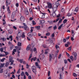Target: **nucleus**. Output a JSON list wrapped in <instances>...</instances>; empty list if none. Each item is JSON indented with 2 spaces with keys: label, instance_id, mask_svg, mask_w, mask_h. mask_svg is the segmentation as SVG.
Listing matches in <instances>:
<instances>
[{
  "label": "nucleus",
  "instance_id": "nucleus-2",
  "mask_svg": "<svg viewBox=\"0 0 79 79\" xmlns=\"http://www.w3.org/2000/svg\"><path fill=\"white\" fill-rule=\"evenodd\" d=\"M23 26H22L21 27H22L23 29H24L25 31H27L29 29V27L27 26L26 24L23 23Z\"/></svg>",
  "mask_w": 79,
  "mask_h": 79
},
{
  "label": "nucleus",
  "instance_id": "nucleus-14",
  "mask_svg": "<svg viewBox=\"0 0 79 79\" xmlns=\"http://www.w3.org/2000/svg\"><path fill=\"white\" fill-rule=\"evenodd\" d=\"M9 62H10L11 63L10 64V65H12V64H13L14 63V60H10L9 61Z\"/></svg>",
  "mask_w": 79,
  "mask_h": 79
},
{
  "label": "nucleus",
  "instance_id": "nucleus-23",
  "mask_svg": "<svg viewBox=\"0 0 79 79\" xmlns=\"http://www.w3.org/2000/svg\"><path fill=\"white\" fill-rule=\"evenodd\" d=\"M13 57L12 56H9V61H11V60H13Z\"/></svg>",
  "mask_w": 79,
  "mask_h": 79
},
{
  "label": "nucleus",
  "instance_id": "nucleus-60",
  "mask_svg": "<svg viewBox=\"0 0 79 79\" xmlns=\"http://www.w3.org/2000/svg\"><path fill=\"white\" fill-rule=\"evenodd\" d=\"M64 11V8H63L61 10V11H62V12H63Z\"/></svg>",
  "mask_w": 79,
  "mask_h": 79
},
{
  "label": "nucleus",
  "instance_id": "nucleus-11",
  "mask_svg": "<svg viewBox=\"0 0 79 79\" xmlns=\"http://www.w3.org/2000/svg\"><path fill=\"white\" fill-rule=\"evenodd\" d=\"M20 20L22 21H24V17L23 16H22L20 17Z\"/></svg>",
  "mask_w": 79,
  "mask_h": 79
},
{
  "label": "nucleus",
  "instance_id": "nucleus-21",
  "mask_svg": "<svg viewBox=\"0 0 79 79\" xmlns=\"http://www.w3.org/2000/svg\"><path fill=\"white\" fill-rule=\"evenodd\" d=\"M16 47L17 48L18 50H21V46H18V47H17V46H15V48H16Z\"/></svg>",
  "mask_w": 79,
  "mask_h": 79
},
{
  "label": "nucleus",
  "instance_id": "nucleus-41",
  "mask_svg": "<svg viewBox=\"0 0 79 79\" xmlns=\"http://www.w3.org/2000/svg\"><path fill=\"white\" fill-rule=\"evenodd\" d=\"M24 75V72H22V73L21 74V75L22 76H23Z\"/></svg>",
  "mask_w": 79,
  "mask_h": 79
},
{
  "label": "nucleus",
  "instance_id": "nucleus-24",
  "mask_svg": "<svg viewBox=\"0 0 79 79\" xmlns=\"http://www.w3.org/2000/svg\"><path fill=\"white\" fill-rule=\"evenodd\" d=\"M43 47H44V48H48V47H47V46L45 44H43Z\"/></svg>",
  "mask_w": 79,
  "mask_h": 79
},
{
  "label": "nucleus",
  "instance_id": "nucleus-59",
  "mask_svg": "<svg viewBox=\"0 0 79 79\" xmlns=\"http://www.w3.org/2000/svg\"><path fill=\"white\" fill-rule=\"evenodd\" d=\"M17 51L16 49H14L13 50V52H16Z\"/></svg>",
  "mask_w": 79,
  "mask_h": 79
},
{
  "label": "nucleus",
  "instance_id": "nucleus-33",
  "mask_svg": "<svg viewBox=\"0 0 79 79\" xmlns=\"http://www.w3.org/2000/svg\"><path fill=\"white\" fill-rule=\"evenodd\" d=\"M73 76H74V77H77V75L76 74V73H73Z\"/></svg>",
  "mask_w": 79,
  "mask_h": 79
},
{
  "label": "nucleus",
  "instance_id": "nucleus-42",
  "mask_svg": "<svg viewBox=\"0 0 79 79\" xmlns=\"http://www.w3.org/2000/svg\"><path fill=\"white\" fill-rule=\"evenodd\" d=\"M1 40H2L3 41H5V40H6V39H5L4 38H1Z\"/></svg>",
  "mask_w": 79,
  "mask_h": 79
},
{
  "label": "nucleus",
  "instance_id": "nucleus-52",
  "mask_svg": "<svg viewBox=\"0 0 79 79\" xmlns=\"http://www.w3.org/2000/svg\"><path fill=\"white\" fill-rule=\"evenodd\" d=\"M66 54L67 56H68V57H69L70 56L69 55V53H68L67 52H66Z\"/></svg>",
  "mask_w": 79,
  "mask_h": 79
},
{
  "label": "nucleus",
  "instance_id": "nucleus-4",
  "mask_svg": "<svg viewBox=\"0 0 79 79\" xmlns=\"http://www.w3.org/2000/svg\"><path fill=\"white\" fill-rule=\"evenodd\" d=\"M47 4H48V8L49 9H51L52 8V5L51 3H49L48 2H47Z\"/></svg>",
  "mask_w": 79,
  "mask_h": 79
},
{
  "label": "nucleus",
  "instance_id": "nucleus-35",
  "mask_svg": "<svg viewBox=\"0 0 79 79\" xmlns=\"http://www.w3.org/2000/svg\"><path fill=\"white\" fill-rule=\"evenodd\" d=\"M6 6H8V0H7L6 1Z\"/></svg>",
  "mask_w": 79,
  "mask_h": 79
},
{
  "label": "nucleus",
  "instance_id": "nucleus-51",
  "mask_svg": "<svg viewBox=\"0 0 79 79\" xmlns=\"http://www.w3.org/2000/svg\"><path fill=\"white\" fill-rule=\"evenodd\" d=\"M35 64L36 66H38L39 65V63H38V62H36L35 63Z\"/></svg>",
  "mask_w": 79,
  "mask_h": 79
},
{
  "label": "nucleus",
  "instance_id": "nucleus-47",
  "mask_svg": "<svg viewBox=\"0 0 79 79\" xmlns=\"http://www.w3.org/2000/svg\"><path fill=\"white\" fill-rule=\"evenodd\" d=\"M32 35H34V36H35V35H37V34H36V33H32Z\"/></svg>",
  "mask_w": 79,
  "mask_h": 79
},
{
  "label": "nucleus",
  "instance_id": "nucleus-64",
  "mask_svg": "<svg viewBox=\"0 0 79 79\" xmlns=\"http://www.w3.org/2000/svg\"><path fill=\"white\" fill-rule=\"evenodd\" d=\"M37 61L38 63H40V60H39V59H37Z\"/></svg>",
  "mask_w": 79,
  "mask_h": 79
},
{
  "label": "nucleus",
  "instance_id": "nucleus-63",
  "mask_svg": "<svg viewBox=\"0 0 79 79\" xmlns=\"http://www.w3.org/2000/svg\"><path fill=\"white\" fill-rule=\"evenodd\" d=\"M28 79H32V78H31V76H29L28 77Z\"/></svg>",
  "mask_w": 79,
  "mask_h": 79
},
{
  "label": "nucleus",
  "instance_id": "nucleus-32",
  "mask_svg": "<svg viewBox=\"0 0 79 79\" xmlns=\"http://www.w3.org/2000/svg\"><path fill=\"white\" fill-rule=\"evenodd\" d=\"M72 15V12H70L68 14V16L69 17Z\"/></svg>",
  "mask_w": 79,
  "mask_h": 79
},
{
  "label": "nucleus",
  "instance_id": "nucleus-61",
  "mask_svg": "<svg viewBox=\"0 0 79 79\" xmlns=\"http://www.w3.org/2000/svg\"><path fill=\"white\" fill-rule=\"evenodd\" d=\"M71 31H72V34H73V35H74V31L73 30H72Z\"/></svg>",
  "mask_w": 79,
  "mask_h": 79
},
{
  "label": "nucleus",
  "instance_id": "nucleus-29",
  "mask_svg": "<svg viewBox=\"0 0 79 79\" xmlns=\"http://www.w3.org/2000/svg\"><path fill=\"white\" fill-rule=\"evenodd\" d=\"M70 59L72 61H73L74 60V58H73V56H71L70 57Z\"/></svg>",
  "mask_w": 79,
  "mask_h": 79
},
{
  "label": "nucleus",
  "instance_id": "nucleus-48",
  "mask_svg": "<svg viewBox=\"0 0 79 79\" xmlns=\"http://www.w3.org/2000/svg\"><path fill=\"white\" fill-rule=\"evenodd\" d=\"M4 64H2L1 65V66H0V68H3V67H4Z\"/></svg>",
  "mask_w": 79,
  "mask_h": 79
},
{
  "label": "nucleus",
  "instance_id": "nucleus-15",
  "mask_svg": "<svg viewBox=\"0 0 79 79\" xmlns=\"http://www.w3.org/2000/svg\"><path fill=\"white\" fill-rule=\"evenodd\" d=\"M64 25V24L63 23H62L60 25V26H59V27L58 28V29H59V30L61 29V27L63 26V25Z\"/></svg>",
  "mask_w": 79,
  "mask_h": 79
},
{
  "label": "nucleus",
  "instance_id": "nucleus-10",
  "mask_svg": "<svg viewBox=\"0 0 79 79\" xmlns=\"http://www.w3.org/2000/svg\"><path fill=\"white\" fill-rule=\"evenodd\" d=\"M48 41L49 42L50 44H52V43H53V40H52V39L49 38L48 40Z\"/></svg>",
  "mask_w": 79,
  "mask_h": 79
},
{
  "label": "nucleus",
  "instance_id": "nucleus-9",
  "mask_svg": "<svg viewBox=\"0 0 79 79\" xmlns=\"http://www.w3.org/2000/svg\"><path fill=\"white\" fill-rule=\"evenodd\" d=\"M28 35L29 37L31 38L32 37V33H31L30 32H29L28 33Z\"/></svg>",
  "mask_w": 79,
  "mask_h": 79
},
{
  "label": "nucleus",
  "instance_id": "nucleus-26",
  "mask_svg": "<svg viewBox=\"0 0 79 79\" xmlns=\"http://www.w3.org/2000/svg\"><path fill=\"white\" fill-rule=\"evenodd\" d=\"M40 23L41 24H44V23H45V21H44V20H42L40 21Z\"/></svg>",
  "mask_w": 79,
  "mask_h": 79
},
{
  "label": "nucleus",
  "instance_id": "nucleus-22",
  "mask_svg": "<svg viewBox=\"0 0 79 79\" xmlns=\"http://www.w3.org/2000/svg\"><path fill=\"white\" fill-rule=\"evenodd\" d=\"M7 11H8V13H11V11L10 10V7L8 6L7 8Z\"/></svg>",
  "mask_w": 79,
  "mask_h": 79
},
{
  "label": "nucleus",
  "instance_id": "nucleus-6",
  "mask_svg": "<svg viewBox=\"0 0 79 79\" xmlns=\"http://www.w3.org/2000/svg\"><path fill=\"white\" fill-rule=\"evenodd\" d=\"M16 13L15 12H12V15H11V18L12 19H14L15 18V16H16Z\"/></svg>",
  "mask_w": 79,
  "mask_h": 79
},
{
  "label": "nucleus",
  "instance_id": "nucleus-27",
  "mask_svg": "<svg viewBox=\"0 0 79 79\" xmlns=\"http://www.w3.org/2000/svg\"><path fill=\"white\" fill-rule=\"evenodd\" d=\"M21 37L22 38H24V37H25V35H24V32H23V33Z\"/></svg>",
  "mask_w": 79,
  "mask_h": 79
},
{
  "label": "nucleus",
  "instance_id": "nucleus-28",
  "mask_svg": "<svg viewBox=\"0 0 79 79\" xmlns=\"http://www.w3.org/2000/svg\"><path fill=\"white\" fill-rule=\"evenodd\" d=\"M9 39H11L10 41H12L13 40V36L11 35H10L9 36Z\"/></svg>",
  "mask_w": 79,
  "mask_h": 79
},
{
  "label": "nucleus",
  "instance_id": "nucleus-45",
  "mask_svg": "<svg viewBox=\"0 0 79 79\" xmlns=\"http://www.w3.org/2000/svg\"><path fill=\"white\" fill-rule=\"evenodd\" d=\"M56 49H58H58H60V47H59V46L57 45L56 46Z\"/></svg>",
  "mask_w": 79,
  "mask_h": 79
},
{
  "label": "nucleus",
  "instance_id": "nucleus-62",
  "mask_svg": "<svg viewBox=\"0 0 79 79\" xmlns=\"http://www.w3.org/2000/svg\"><path fill=\"white\" fill-rule=\"evenodd\" d=\"M50 71H48V76H50Z\"/></svg>",
  "mask_w": 79,
  "mask_h": 79
},
{
  "label": "nucleus",
  "instance_id": "nucleus-16",
  "mask_svg": "<svg viewBox=\"0 0 79 79\" xmlns=\"http://www.w3.org/2000/svg\"><path fill=\"white\" fill-rule=\"evenodd\" d=\"M49 51V49H47L45 50V54L47 55L48 53V52Z\"/></svg>",
  "mask_w": 79,
  "mask_h": 79
},
{
  "label": "nucleus",
  "instance_id": "nucleus-40",
  "mask_svg": "<svg viewBox=\"0 0 79 79\" xmlns=\"http://www.w3.org/2000/svg\"><path fill=\"white\" fill-rule=\"evenodd\" d=\"M13 45H11L10 47V50H12L13 48Z\"/></svg>",
  "mask_w": 79,
  "mask_h": 79
},
{
  "label": "nucleus",
  "instance_id": "nucleus-46",
  "mask_svg": "<svg viewBox=\"0 0 79 79\" xmlns=\"http://www.w3.org/2000/svg\"><path fill=\"white\" fill-rule=\"evenodd\" d=\"M19 61L20 62V63H22L23 61V59H20Z\"/></svg>",
  "mask_w": 79,
  "mask_h": 79
},
{
  "label": "nucleus",
  "instance_id": "nucleus-25",
  "mask_svg": "<svg viewBox=\"0 0 79 79\" xmlns=\"http://www.w3.org/2000/svg\"><path fill=\"white\" fill-rule=\"evenodd\" d=\"M18 45L19 46L21 47L22 45V43H21L19 42H18Z\"/></svg>",
  "mask_w": 79,
  "mask_h": 79
},
{
  "label": "nucleus",
  "instance_id": "nucleus-50",
  "mask_svg": "<svg viewBox=\"0 0 79 79\" xmlns=\"http://www.w3.org/2000/svg\"><path fill=\"white\" fill-rule=\"evenodd\" d=\"M20 70H21V69H19L18 72H17V73H18V74H19V73H20Z\"/></svg>",
  "mask_w": 79,
  "mask_h": 79
},
{
  "label": "nucleus",
  "instance_id": "nucleus-20",
  "mask_svg": "<svg viewBox=\"0 0 79 79\" xmlns=\"http://www.w3.org/2000/svg\"><path fill=\"white\" fill-rule=\"evenodd\" d=\"M72 54L74 56H77V53L76 52H73Z\"/></svg>",
  "mask_w": 79,
  "mask_h": 79
},
{
  "label": "nucleus",
  "instance_id": "nucleus-31",
  "mask_svg": "<svg viewBox=\"0 0 79 79\" xmlns=\"http://www.w3.org/2000/svg\"><path fill=\"white\" fill-rule=\"evenodd\" d=\"M53 28L54 30H56V29H57V27L56 26V25H55L54 26Z\"/></svg>",
  "mask_w": 79,
  "mask_h": 79
},
{
  "label": "nucleus",
  "instance_id": "nucleus-12",
  "mask_svg": "<svg viewBox=\"0 0 79 79\" xmlns=\"http://www.w3.org/2000/svg\"><path fill=\"white\" fill-rule=\"evenodd\" d=\"M17 36L19 37H21V31H19V32L17 34Z\"/></svg>",
  "mask_w": 79,
  "mask_h": 79
},
{
  "label": "nucleus",
  "instance_id": "nucleus-56",
  "mask_svg": "<svg viewBox=\"0 0 79 79\" xmlns=\"http://www.w3.org/2000/svg\"><path fill=\"white\" fill-rule=\"evenodd\" d=\"M5 60V58H3L1 60V61L3 62V61H4V60Z\"/></svg>",
  "mask_w": 79,
  "mask_h": 79
},
{
  "label": "nucleus",
  "instance_id": "nucleus-53",
  "mask_svg": "<svg viewBox=\"0 0 79 79\" xmlns=\"http://www.w3.org/2000/svg\"><path fill=\"white\" fill-rule=\"evenodd\" d=\"M65 47H69V45H68V44H65Z\"/></svg>",
  "mask_w": 79,
  "mask_h": 79
},
{
  "label": "nucleus",
  "instance_id": "nucleus-7",
  "mask_svg": "<svg viewBox=\"0 0 79 79\" xmlns=\"http://www.w3.org/2000/svg\"><path fill=\"white\" fill-rule=\"evenodd\" d=\"M54 56V55L53 54L51 55V54H49V61H51V60H52V59L53 58V57Z\"/></svg>",
  "mask_w": 79,
  "mask_h": 79
},
{
  "label": "nucleus",
  "instance_id": "nucleus-1",
  "mask_svg": "<svg viewBox=\"0 0 79 79\" xmlns=\"http://www.w3.org/2000/svg\"><path fill=\"white\" fill-rule=\"evenodd\" d=\"M59 3H58L56 2L55 5L53 6V12H55L57 10V8L59 6Z\"/></svg>",
  "mask_w": 79,
  "mask_h": 79
},
{
  "label": "nucleus",
  "instance_id": "nucleus-34",
  "mask_svg": "<svg viewBox=\"0 0 79 79\" xmlns=\"http://www.w3.org/2000/svg\"><path fill=\"white\" fill-rule=\"evenodd\" d=\"M33 25H35L36 24V23L33 20L32 21Z\"/></svg>",
  "mask_w": 79,
  "mask_h": 79
},
{
  "label": "nucleus",
  "instance_id": "nucleus-5",
  "mask_svg": "<svg viewBox=\"0 0 79 79\" xmlns=\"http://www.w3.org/2000/svg\"><path fill=\"white\" fill-rule=\"evenodd\" d=\"M41 13L42 14H40V18H44L45 14L44 13H43L42 12H41Z\"/></svg>",
  "mask_w": 79,
  "mask_h": 79
},
{
  "label": "nucleus",
  "instance_id": "nucleus-3",
  "mask_svg": "<svg viewBox=\"0 0 79 79\" xmlns=\"http://www.w3.org/2000/svg\"><path fill=\"white\" fill-rule=\"evenodd\" d=\"M31 69L32 70V71L35 73V74H36L37 71H36V67L34 65H33L31 67Z\"/></svg>",
  "mask_w": 79,
  "mask_h": 79
},
{
  "label": "nucleus",
  "instance_id": "nucleus-37",
  "mask_svg": "<svg viewBox=\"0 0 79 79\" xmlns=\"http://www.w3.org/2000/svg\"><path fill=\"white\" fill-rule=\"evenodd\" d=\"M50 35V32H48L46 34V35H47V36H48Z\"/></svg>",
  "mask_w": 79,
  "mask_h": 79
},
{
  "label": "nucleus",
  "instance_id": "nucleus-38",
  "mask_svg": "<svg viewBox=\"0 0 79 79\" xmlns=\"http://www.w3.org/2000/svg\"><path fill=\"white\" fill-rule=\"evenodd\" d=\"M40 27V26H38L35 27V28H37V29H39Z\"/></svg>",
  "mask_w": 79,
  "mask_h": 79
},
{
  "label": "nucleus",
  "instance_id": "nucleus-49",
  "mask_svg": "<svg viewBox=\"0 0 79 79\" xmlns=\"http://www.w3.org/2000/svg\"><path fill=\"white\" fill-rule=\"evenodd\" d=\"M71 46H70V47L68 49V50H69V51H70V50H71Z\"/></svg>",
  "mask_w": 79,
  "mask_h": 79
},
{
  "label": "nucleus",
  "instance_id": "nucleus-44",
  "mask_svg": "<svg viewBox=\"0 0 79 79\" xmlns=\"http://www.w3.org/2000/svg\"><path fill=\"white\" fill-rule=\"evenodd\" d=\"M3 69H1L0 70V73H3Z\"/></svg>",
  "mask_w": 79,
  "mask_h": 79
},
{
  "label": "nucleus",
  "instance_id": "nucleus-19",
  "mask_svg": "<svg viewBox=\"0 0 79 79\" xmlns=\"http://www.w3.org/2000/svg\"><path fill=\"white\" fill-rule=\"evenodd\" d=\"M29 12L31 13V15H32V9L30 8L29 9Z\"/></svg>",
  "mask_w": 79,
  "mask_h": 79
},
{
  "label": "nucleus",
  "instance_id": "nucleus-30",
  "mask_svg": "<svg viewBox=\"0 0 79 79\" xmlns=\"http://www.w3.org/2000/svg\"><path fill=\"white\" fill-rule=\"evenodd\" d=\"M74 11H76L77 12L78 11V7H77L74 10Z\"/></svg>",
  "mask_w": 79,
  "mask_h": 79
},
{
  "label": "nucleus",
  "instance_id": "nucleus-39",
  "mask_svg": "<svg viewBox=\"0 0 79 79\" xmlns=\"http://www.w3.org/2000/svg\"><path fill=\"white\" fill-rule=\"evenodd\" d=\"M66 22H67V19H65L64 20L63 23H64V24H65V23H66Z\"/></svg>",
  "mask_w": 79,
  "mask_h": 79
},
{
  "label": "nucleus",
  "instance_id": "nucleus-17",
  "mask_svg": "<svg viewBox=\"0 0 79 79\" xmlns=\"http://www.w3.org/2000/svg\"><path fill=\"white\" fill-rule=\"evenodd\" d=\"M25 13L26 15H28L29 14V12L28 11L27 9H26V10H25Z\"/></svg>",
  "mask_w": 79,
  "mask_h": 79
},
{
  "label": "nucleus",
  "instance_id": "nucleus-18",
  "mask_svg": "<svg viewBox=\"0 0 79 79\" xmlns=\"http://www.w3.org/2000/svg\"><path fill=\"white\" fill-rule=\"evenodd\" d=\"M52 16L53 17H56V16L55 12H53V13H52Z\"/></svg>",
  "mask_w": 79,
  "mask_h": 79
},
{
  "label": "nucleus",
  "instance_id": "nucleus-54",
  "mask_svg": "<svg viewBox=\"0 0 79 79\" xmlns=\"http://www.w3.org/2000/svg\"><path fill=\"white\" fill-rule=\"evenodd\" d=\"M64 63L66 64L68 62V61L66 60H64Z\"/></svg>",
  "mask_w": 79,
  "mask_h": 79
},
{
  "label": "nucleus",
  "instance_id": "nucleus-43",
  "mask_svg": "<svg viewBox=\"0 0 79 79\" xmlns=\"http://www.w3.org/2000/svg\"><path fill=\"white\" fill-rule=\"evenodd\" d=\"M52 27H52V26L49 27L48 28V30H51V29H52Z\"/></svg>",
  "mask_w": 79,
  "mask_h": 79
},
{
  "label": "nucleus",
  "instance_id": "nucleus-55",
  "mask_svg": "<svg viewBox=\"0 0 79 79\" xmlns=\"http://www.w3.org/2000/svg\"><path fill=\"white\" fill-rule=\"evenodd\" d=\"M25 74L27 76H29V73H27V72H25Z\"/></svg>",
  "mask_w": 79,
  "mask_h": 79
},
{
  "label": "nucleus",
  "instance_id": "nucleus-8",
  "mask_svg": "<svg viewBox=\"0 0 79 79\" xmlns=\"http://www.w3.org/2000/svg\"><path fill=\"white\" fill-rule=\"evenodd\" d=\"M44 57L45 56L44 55V54H41L39 56V58H40V60L44 58Z\"/></svg>",
  "mask_w": 79,
  "mask_h": 79
},
{
  "label": "nucleus",
  "instance_id": "nucleus-36",
  "mask_svg": "<svg viewBox=\"0 0 79 79\" xmlns=\"http://www.w3.org/2000/svg\"><path fill=\"white\" fill-rule=\"evenodd\" d=\"M9 64H10L9 63V62H6V67H7V66H8V65H9Z\"/></svg>",
  "mask_w": 79,
  "mask_h": 79
},
{
  "label": "nucleus",
  "instance_id": "nucleus-13",
  "mask_svg": "<svg viewBox=\"0 0 79 79\" xmlns=\"http://www.w3.org/2000/svg\"><path fill=\"white\" fill-rule=\"evenodd\" d=\"M30 48H31V45L29 44L27 46V48L26 50H27L28 51L29 50V49H30Z\"/></svg>",
  "mask_w": 79,
  "mask_h": 79
},
{
  "label": "nucleus",
  "instance_id": "nucleus-57",
  "mask_svg": "<svg viewBox=\"0 0 79 79\" xmlns=\"http://www.w3.org/2000/svg\"><path fill=\"white\" fill-rule=\"evenodd\" d=\"M51 37H55V34L54 33L52 34Z\"/></svg>",
  "mask_w": 79,
  "mask_h": 79
},
{
  "label": "nucleus",
  "instance_id": "nucleus-58",
  "mask_svg": "<svg viewBox=\"0 0 79 79\" xmlns=\"http://www.w3.org/2000/svg\"><path fill=\"white\" fill-rule=\"evenodd\" d=\"M3 48H2L0 49V50L1 52H3Z\"/></svg>",
  "mask_w": 79,
  "mask_h": 79
}]
</instances>
